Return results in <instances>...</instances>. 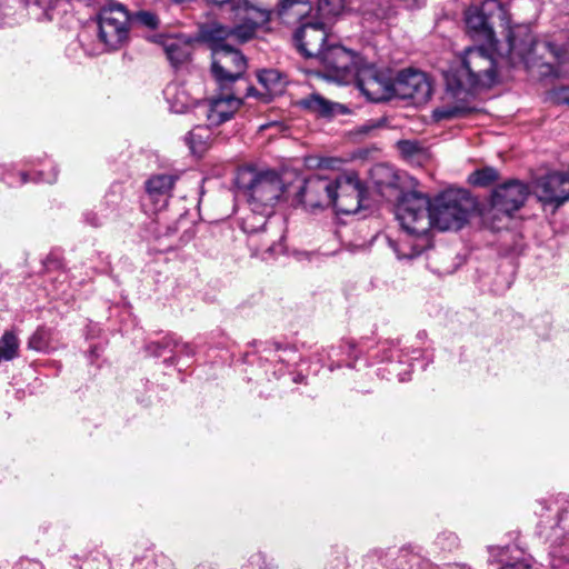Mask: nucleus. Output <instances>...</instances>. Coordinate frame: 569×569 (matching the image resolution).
<instances>
[{
    "mask_svg": "<svg viewBox=\"0 0 569 569\" xmlns=\"http://www.w3.org/2000/svg\"><path fill=\"white\" fill-rule=\"evenodd\" d=\"M86 221H87L90 226H92V227H99V226H101V221H100V219H99V218L97 217V214H96V213H93V212H88V213H86Z\"/></svg>",
    "mask_w": 569,
    "mask_h": 569,
    "instance_id": "c9c22d12",
    "label": "nucleus"
},
{
    "mask_svg": "<svg viewBox=\"0 0 569 569\" xmlns=\"http://www.w3.org/2000/svg\"><path fill=\"white\" fill-rule=\"evenodd\" d=\"M398 148L403 154L407 156H412L419 150L418 144L409 140L399 141Z\"/></svg>",
    "mask_w": 569,
    "mask_h": 569,
    "instance_id": "72a5a7b5",
    "label": "nucleus"
},
{
    "mask_svg": "<svg viewBox=\"0 0 569 569\" xmlns=\"http://www.w3.org/2000/svg\"><path fill=\"white\" fill-rule=\"evenodd\" d=\"M133 19L141 26H144L150 29H154L159 24L158 17L150 11H139L134 14Z\"/></svg>",
    "mask_w": 569,
    "mask_h": 569,
    "instance_id": "473e14b6",
    "label": "nucleus"
},
{
    "mask_svg": "<svg viewBox=\"0 0 569 569\" xmlns=\"http://www.w3.org/2000/svg\"><path fill=\"white\" fill-rule=\"evenodd\" d=\"M130 14L118 2H110L99 13V38L111 50L119 49L129 37Z\"/></svg>",
    "mask_w": 569,
    "mask_h": 569,
    "instance_id": "6e6552de",
    "label": "nucleus"
},
{
    "mask_svg": "<svg viewBox=\"0 0 569 569\" xmlns=\"http://www.w3.org/2000/svg\"><path fill=\"white\" fill-rule=\"evenodd\" d=\"M161 46L173 68L188 62L193 50V42L184 37H164Z\"/></svg>",
    "mask_w": 569,
    "mask_h": 569,
    "instance_id": "a211bd4d",
    "label": "nucleus"
},
{
    "mask_svg": "<svg viewBox=\"0 0 569 569\" xmlns=\"http://www.w3.org/2000/svg\"><path fill=\"white\" fill-rule=\"evenodd\" d=\"M503 20L506 11L498 0H485L480 7L472 6L465 11V23L468 36L476 42L493 47L497 39L492 18Z\"/></svg>",
    "mask_w": 569,
    "mask_h": 569,
    "instance_id": "423d86ee",
    "label": "nucleus"
},
{
    "mask_svg": "<svg viewBox=\"0 0 569 569\" xmlns=\"http://www.w3.org/2000/svg\"><path fill=\"white\" fill-rule=\"evenodd\" d=\"M19 340L10 331L4 332L0 339V362L10 361L18 356Z\"/></svg>",
    "mask_w": 569,
    "mask_h": 569,
    "instance_id": "bb28decb",
    "label": "nucleus"
},
{
    "mask_svg": "<svg viewBox=\"0 0 569 569\" xmlns=\"http://www.w3.org/2000/svg\"><path fill=\"white\" fill-rule=\"evenodd\" d=\"M295 40L299 51L307 58L318 59L327 47L328 30L323 21L302 22L295 33Z\"/></svg>",
    "mask_w": 569,
    "mask_h": 569,
    "instance_id": "2eb2a0df",
    "label": "nucleus"
},
{
    "mask_svg": "<svg viewBox=\"0 0 569 569\" xmlns=\"http://www.w3.org/2000/svg\"><path fill=\"white\" fill-rule=\"evenodd\" d=\"M234 17L239 21L248 22L254 28H260L270 20V11L258 8L247 0H237L232 3Z\"/></svg>",
    "mask_w": 569,
    "mask_h": 569,
    "instance_id": "4be33fe9",
    "label": "nucleus"
},
{
    "mask_svg": "<svg viewBox=\"0 0 569 569\" xmlns=\"http://www.w3.org/2000/svg\"><path fill=\"white\" fill-rule=\"evenodd\" d=\"M528 194L529 190L526 184L520 181H509L493 191L492 208L509 216L523 206Z\"/></svg>",
    "mask_w": 569,
    "mask_h": 569,
    "instance_id": "dca6fc26",
    "label": "nucleus"
},
{
    "mask_svg": "<svg viewBox=\"0 0 569 569\" xmlns=\"http://www.w3.org/2000/svg\"><path fill=\"white\" fill-rule=\"evenodd\" d=\"M472 200L465 190H447L431 201V228L441 231L463 227L472 209Z\"/></svg>",
    "mask_w": 569,
    "mask_h": 569,
    "instance_id": "20e7f679",
    "label": "nucleus"
},
{
    "mask_svg": "<svg viewBox=\"0 0 569 569\" xmlns=\"http://www.w3.org/2000/svg\"><path fill=\"white\" fill-rule=\"evenodd\" d=\"M258 79L270 96H277L284 91L286 79L277 70H263L258 74Z\"/></svg>",
    "mask_w": 569,
    "mask_h": 569,
    "instance_id": "a878e982",
    "label": "nucleus"
},
{
    "mask_svg": "<svg viewBox=\"0 0 569 569\" xmlns=\"http://www.w3.org/2000/svg\"><path fill=\"white\" fill-rule=\"evenodd\" d=\"M50 331L44 328H39L30 337L28 347L36 351L47 352L50 349Z\"/></svg>",
    "mask_w": 569,
    "mask_h": 569,
    "instance_id": "7c9ffc66",
    "label": "nucleus"
},
{
    "mask_svg": "<svg viewBox=\"0 0 569 569\" xmlns=\"http://www.w3.org/2000/svg\"><path fill=\"white\" fill-rule=\"evenodd\" d=\"M538 200L555 211L569 200V172H553L539 179L535 187Z\"/></svg>",
    "mask_w": 569,
    "mask_h": 569,
    "instance_id": "4468645a",
    "label": "nucleus"
},
{
    "mask_svg": "<svg viewBox=\"0 0 569 569\" xmlns=\"http://www.w3.org/2000/svg\"><path fill=\"white\" fill-rule=\"evenodd\" d=\"M56 173L51 178H41L42 181H46L48 183H52L56 181Z\"/></svg>",
    "mask_w": 569,
    "mask_h": 569,
    "instance_id": "4c0bfd02",
    "label": "nucleus"
},
{
    "mask_svg": "<svg viewBox=\"0 0 569 569\" xmlns=\"http://www.w3.org/2000/svg\"><path fill=\"white\" fill-rule=\"evenodd\" d=\"M210 130L206 126L194 127L187 136L186 141L194 154H202L210 142Z\"/></svg>",
    "mask_w": 569,
    "mask_h": 569,
    "instance_id": "393cba45",
    "label": "nucleus"
},
{
    "mask_svg": "<svg viewBox=\"0 0 569 569\" xmlns=\"http://www.w3.org/2000/svg\"><path fill=\"white\" fill-rule=\"evenodd\" d=\"M365 189L356 174H342L335 179V198L331 206L339 212L356 213L361 208Z\"/></svg>",
    "mask_w": 569,
    "mask_h": 569,
    "instance_id": "f8f14e48",
    "label": "nucleus"
},
{
    "mask_svg": "<svg viewBox=\"0 0 569 569\" xmlns=\"http://www.w3.org/2000/svg\"><path fill=\"white\" fill-rule=\"evenodd\" d=\"M393 96L400 99H410L415 103H425L429 100L432 87L428 76L419 70L407 69L398 73L392 80Z\"/></svg>",
    "mask_w": 569,
    "mask_h": 569,
    "instance_id": "9d476101",
    "label": "nucleus"
},
{
    "mask_svg": "<svg viewBox=\"0 0 569 569\" xmlns=\"http://www.w3.org/2000/svg\"><path fill=\"white\" fill-rule=\"evenodd\" d=\"M492 48L500 61L508 66L537 69L541 77L556 72L559 49L549 41H537L528 24L507 27L503 41L497 40Z\"/></svg>",
    "mask_w": 569,
    "mask_h": 569,
    "instance_id": "f257e3e1",
    "label": "nucleus"
},
{
    "mask_svg": "<svg viewBox=\"0 0 569 569\" xmlns=\"http://www.w3.org/2000/svg\"><path fill=\"white\" fill-rule=\"evenodd\" d=\"M174 182L176 177L166 173L156 174L148 179L146 189L157 209L167 207Z\"/></svg>",
    "mask_w": 569,
    "mask_h": 569,
    "instance_id": "6ab92c4d",
    "label": "nucleus"
},
{
    "mask_svg": "<svg viewBox=\"0 0 569 569\" xmlns=\"http://www.w3.org/2000/svg\"><path fill=\"white\" fill-rule=\"evenodd\" d=\"M495 49L481 43L466 48L461 54V67L446 74L447 90L459 97L478 88L491 87L497 81V69L501 62Z\"/></svg>",
    "mask_w": 569,
    "mask_h": 569,
    "instance_id": "7ed1b4c3",
    "label": "nucleus"
},
{
    "mask_svg": "<svg viewBox=\"0 0 569 569\" xmlns=\"http://www.w3.org/2000/svg\"><path fill=\"white\" fill-rule=\"evenodd\" d=\"M325 67V77L338 83H349L360 68V59L341 46H328L318 58Z\"/></svg>",
    "mask_w": 569,
    "mask_h": 569,
    "instance_id": "1a4fd4ad",
    "label": "nucleus"
},
{
    "mask_svg": "<svg viewBox=\"0 0 569 569\" xmlns=\"http://www.w3.org/2000/svg\"><path fill=\"white\" fill-rule=\"evenodd\" d=\"M397 218L411 236H425L431 228V201L419 192L406 194L398 206Z\"/></svg>",
    "mask_w": 569,
    "mask_h": 569,
    "instance_id": "0eeeda50",
    "label": "nucleus"
},
{
    "mask_svg": "<svg viewBox=\"0 0 569 569\" xmlns=\"http://www.w3.org/2000/svg\"><path fill=\"white\" fill-rule=\"evenodd\" d=\"M329 164L327 163V160H321L319 161L318 163V167H328Z\"/></svg>",
    "mask_w": 569,
    "mask_h": 569,
    "instance_id": "a19ab883",
    "label": "nucleus"
},
{
    "mask_svg": "<svg viewBox=\"0 0 569 569\" xmlns=\"http://www.w3.org/2000/svg\"><path fill=\"white\" fill-rule=\"evenodd\" d=\"M298 106L323 118H331L338 113L347 112V108L345 106L332 102L317 92L299 100Z\"/></svg>",
    "mask_w": 569,
    "mask_h": 569,
    "instance_id": "aec40b11",
    "label": "nucleus"
},
{
    "mask_svg": "<svg viewBox=\"0 0 569 569\" xmlns=\"http://www.w3.org/2000/svg\"><path fill=\"white\" fill-rule=\"evenodd\" d=\"M312 11L310 0H278V16L287 24L302 22Z\"/></svg>",
    "mask_w": 569,
    "mask_h": 569,
    "instance_id": "412c9836",
    "label": "nucleus"
},
{
    "mask_svg": "<svg viewBox=\"0 0 569 569\" xmlns=\"http://www.w3.org/2000/svg\"><path fill=\"white\" fill-rule=\"evenodd\" d=\"M267 250H269V251H276V248H274V247H272V246H270V247H268V248H267Z\"/></svg>",
    "mask_w": 569,
    "mask_h": 569,
    "instance_id": "79ce46f5",
    "label": "nucleus"
},
{
    "mask_svg": "<svg viewBox=\"0 0 569 569\" xmlns=\"http://www.w3.org/2000/svg\"><path fill=\"white\" fill-rule=\"evenodd\" d=\"M390 246L393 248V251L397 253L399 259L413 258L420 253V251L416 250L415 248H411L409 251H406L393 241H390Z\"/></svg>",
    "mask_w": 569,
    "mask_h": 569,
    "instance_id": "f704fd0d",
    "label": "nucleus"
},
{
    "mask_svg": "<svg viewBox=\"0 0 569 569\" xmlns=\"http://www.w3.org/2000/svg\"><path fill=\"white\" fill-rule=\"evenodd\" d=\"M247 68L244 57L229 43L214 39L211 72L221 90H230Z\"/></svg>",
    "mask_w": 569,
    "mask_h": 569,
    "instance_id": "39448f33",
    "label": "nucleus"
},
{
    "mask_svg": "<svg viewBox=\"0 0 569 569\" xmlns=\"http://www.w3.org/2000/svg\"><path fill=\"white\" fill-rule=\"evenodd\" d=\"M425 3L423 0H412L410 3L409 0H377V16L386 17L391 13V10L399 4H402L407 9L420 8Z\"/></svg>",
    "mask_w": 569,
    "mask_h": 569,
    "instance_id": "cd10ccee",
    "label": "nucleus"
},
{
    "mask_svg": "<svg viewBox=\"0 0 569 569\" xmlns=\"http://www.w3.org/2000/svg\"><path fill=\"white\" fill-rule=\"evenodd\" d=\"M21 177H22V182H26V181H27V177H26V174H24V173H22V174H21Z\"/></svg>",
    "mask_w": 569,
    "mask_h": 569,
    "instance_id": "37998d69",
    "label": "nucleus"
},
{
    "mask_svg": "<svg viewBox=\"0 0 569 569\" xmlns=\"http://www.w3.org/2000/svg\"><path fill=\"white\" fill-rule=\"evenodd\" d=\"M500 569H518V567L516 565H506L502 566Z\"/></svg>",
    "mask_w": 569,
    "mask_h": 569,
    "instance_id": "ea45409f",
    "label": "nucleus"
},
{
    "mask_svg": "<svg viewBox=\"0 0 569 569\" xmlns=\"http://www.w3.org/2000/svg\"><path fill=\"white\" fill-rule=\"evenodd\" d=\"M353 80L369 101L380 102L393 97L392 80L372 64H361Z\"/></svg>",
    "mask_w": 569,
    "mask_h": 569,
    "instance_id": "9b49d317",
    "label": "nucleus"
},
{
    "mask_svg": "<svg viewBox=\"0 0 569 569\" xmlns=\"http://www.w3.org/2000/svg\"><path fill=\"white\" fill-rule=\"evenodd\" d=\"M224 91L209 102L207 119L211 126H219L230 120L242 104V100L236 97L231 89Z\"/></svg>",
    "mask_w": 569,
    "mask_h": 569,
    "instance_id": "f3484780",
    "label": "nucleus"
},
{
    "mask_svg": "<svg viewBox=\"0 0 569 569\" xmlns=\"http://www.w3.org/2000/svg\"><path fill=\"white\" fill-rule=\"evenodd\" d=\"M166 98L170 103L171 110L176 113H183L193 104L192 99L186 91L177 84H170L164 90Z\"/></svg>",
    "mask_w": 569,
    "mask_h": 569,
    "instance_id": "b1692460",
    "label": "nucleus"
},
{
    "mask_svg": "<svg viewBox=\"0 0 569 569\" xmlns=\"http://www.w3.org/2000/svg\"><path fill=\"white\" fill-rule=\"evenodd\" d=\"M335 198V180L311 176L307 178L298 192L305 208L315 210L330 207Z\"/></svg>",
    "mask_w": 569,
    "mask_h": 569,
    "instance_id": "ddd939ff",
    "label": "nucleus"
},
{
    "mask_svg": "<svg viewBox=\"0 0 569 569\" xmlns=\"http://www.w3.org/2000/svg\"><path fill=\"white\" fill-rule=\"evenodd\" d=\"M236 186L247 198L252 213L242 221L244 232L254 233L266 229L267 218L283 193V183L273 171H258L243 167L237 171Z\"/></svg>",
    "mask_w": 569,
    "mask_h": 569,
    "instance_id": "f03ea898",
    "label": "nucleus"
},
{
    "mask_svg": "<svg viewBox=\"0 0 569 569\" xmlns=\"http://www.w3.org/2000/svg\"><path fill=\"white\" fill-rule=\"evenodd\" d=\"M257 28L243 21H239L233 28L218 27L213 30V38L223 42L232 41L243 43L252 39Z\"/></svg>",
    "mask_w": 569,
    "mask_h": 569,
    "instance_id": "5701e85b",
    "label": "nucleus"
},
{
    "mask_svg": "<svg viewBox=\"0 0 569 569\" xmlns=\"http://www.w3.org/2000/svg\"><path fill=\"white\" fill-rule=\"evenodd\" d=\"M558 99L569 106V89H562L559 93Z\"/></svg>",
    "mask_w": 569,
    "mask_h": 569,
    "instance_id": "e433bc0d",
    "label": "nucleus"
},
{
    "mask_svg": "<svg viewBox=\"0 0 569 569\" xmlns=\"http://www.w3.org/2000/svg\"><path fill=\"white\" fill-rule=\"evenodd\" d=\"M470 112V109L456 104V106H441L433 110V118L438 121L440 120H448V119H455L466 116Z\"/></svg>",
    "mask_w": 569,
    "mask_h": 569,
    "instance_id": "c756f323",
    "label": "nucleus"
},
{
    "mask_svg": "<svg viewBox=\"0 0 569 569\" xmlns=\"http://www.w3.org/2000/svg\"><path fill=\"white\" fill-rule=\"evenodd\" d=\"M346 6L345 0H319L318 1V14L321 19H329L340 14Z\"/></svg>",
    "mask_w": 569,
    "mask_h": 569,
    "instance_id": "c85d7f7f",
    "label": "nucleus"
},
{
    "mask_svg": "<svg viewBox=\"0 0 569 569\" xmlns=\"http://www.w3.org/2000/svg\"><path fill=\"white\" fill-rule=\"evenodd\" d=\"M256 94V89L252 88V87H249L248 88V92H247V96H254Z\"/></svg>",
    "mask_w": 569,
    "mask_h": 569,
    "instance_id": "58836bf2",
    "label": "nucleus"
},
{
    "mask_svg": "<svg viewBox=\"0 0 569 569\" xmlns=\"http://www.w3.org/2000/svg\"><path fill=\"white\" fill-rule=\"evenodd\" d=\"M498 178V173L493 168H485L481 170L475 171L469 180L472 184L476 186H488L491 182L496 181Z\"/></svg>",
    "mask_w": 569,
    "mask_h": 569,
    "instance_id": "2f4dec72",
    "label": "nucleus"
}]
</instances>
